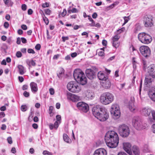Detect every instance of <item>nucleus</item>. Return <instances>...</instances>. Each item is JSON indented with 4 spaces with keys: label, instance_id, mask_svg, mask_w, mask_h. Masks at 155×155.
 <instances>
[{
    "label": "nucleus",
    "instance_id": "obj_25",
    "mask_svg": "<svg viewBox=\"0 0 155 155\" xmlns=\"http://www.w3.org/2000/svg\"><path fill=\"white\" fill-rule=\"evenodd\" d=\"M59 124L57 121H56L54 124H50L49 125V127L51 130H52L53 129L57 130L59 126Z\"/></svg>",
    "mask_w": 155,
    "mask_h": 155
},
{
    "label": "nucleus",
    "instance_id": "obj_59",
    "mask_svg": "<svg viewBox=\"0 0 155 155\" xmlns=\"http://www.w3.org/2000/svg\"><path fill=\"white\" fill-rule=\"evenodd\" d=\"M5 116V114L4 112H1L0 113V118L4 117Z\"/></svg>",
    "mask_w": 155,
    "mask_h": 155
},
{
    "label": "nucleus",
    "instance_id": "obj_57",
    "mask_svg": "<svg viewBox=\"0 0 155 155\" xmlns=\"http://www.w3.org/2000/svg\"><path fill=\"white\" fill-rule=\"evenodd\" d=\"M11 151L12 153H15L16 152L15 148L14 147H12L11 149Z\"/></svg>",
    "mask_w": 155,
    "mask_h": 155
},
{
    "label": "nucleus",
    "instance_id": "obj_19",
    "mask_svg": "<svg viewBox=\"0 0 155 155\" xmlns=\"http://www.w3.org/2000/svg\"><path fill=\"white\" fill-rule=\"evenodd\" d=\"M149 95L151 99L155 101V87H152L150 90Z\"/></svg>",
    "mask_w": 155,
    "mask_h": 155
},
{
    "label": "nucleus",
    "instance_id": "obj_34",
    "mask_svg": "<svg viewBox=\"0 0 155 155\" xmlns=\"http://www.w3.org/2000/svg\"><path fill=\"white\" fill-rule=\"evenodd\" d=\"M125 30V28L124 27H123L122 28L118 29L115 32L116 35H119L122 32H123Z\"/></svg>",
    "mask_w": 155,
    "mask_h": 155
},
{
    "label": "nucleus",
    "instance_id": "obj_58",
    "mask_svg": "<svg viewBox=\"0 0 155 155\" xmlns=\"http://www.w3.org/2000/svg\"><path fill=\"white\" fill-rule=\"evenodd\" d=\"M102 45L104 46H106L107 44V42L106 40H103L102 41Z\"/></svg>",
    "mask_w": 155,
    "mask_h": 155
},
{
    "label": "nucleus",
    "instance_id": "obj_24",
    "mask_svg": "<svg viewBox=\"0 0 155 155\" xmlns=\"http://www.w3.org/2000/svg\"><path fill=\"white\" fill-rule=\"evenodd\" d=\"M132 150L135 155H140V150L137 146L136 145L133 146L132 148Z\"/></svg>",
    "mask_w": 155,
    "mask_h": 155
},
{
    "label": "nucleus",
    "instance_id": "obj_4",
    "mask_svg": "<svg viewBox=\"0 0 155 155\" xmlns=\"http://www.w3.org/2000/svg\"><path fill=\"white\" fill-rule=\"evenodd\" d=\"M73 76L75 80L78 83L84 85L87 83V79L84 73L80 69L75 70Z\"/></svg>",
    "mask_w": 155,
    "mask_h": 155
},
{
    "label": "nucleus",
    "instance_id": "obj_37",
    "mask_svg": "<svg viewBox=\"0 0 155 155\" xmlns=\"http://www.w3.org/2000/svg\"><path fill=\"white\" fill-rule=\"evenodd\" d=\"M124 22L123 24L122 25H124L125 24H126L128 22V21L130 19V18H129V16H128V17H126V16L124 17Z\"/></svg>",
    "mask_w": 155,
    "mask_h": 155
},
{
    "label": "nucleus",
    "instance_id": "obj_47",
    "mask_svg": "<svg viewBox=\"0 0 155 155\" xmlns=\"http://www.w3.org/2000/svg\"><path fill=\"white\" fill-rule=\"evenodd\" d=\"M8 143L10 144H11L12 143V138L11 137H9L7 138V139Z\"/></svg>",
    "mask_w": 155,
    "mask_h": 155
},
{
    "label": "nucleus",
    "instance_id": "obj_12",
    "mask_svg": "<svg viewBox=\"0 0 155 155\" xmlns=\"http://www.w3.org/2000/svg\"><path fill=\"white\" fill-rule=\"evenodd\" d=\"M143 23L146 27H150L153 25L152 17L150 15H146L143 18Z\"/></svg>",
    "mask_w": 155,
    "mask_h": 155
},
{
    "label": "nucleus",
    "instance_id": "obj_7",
    "mask_svg": "<svg viewBox=\"0 0 155 155\" xmlns=\"http://www.w3.org/2000/svg\"><path fill=\"white\" fill-rule=\"evenodd\" d=\"M119 134L122 137H127L130 134V129L129 127L125 124L120 125L118 128Z\"/></svg>",
    "mask_w": 155,
    "mask_h": 155
},
{
    "label": "nucleus",
    "instance_id": "obj_42",
    "mask_svg": "<svg viewBox=\"0 0 155 155\" xmlns=\"http://www.w3.org/2000/svg\"><path fill=\"white\" fill-rule=\"evenodd\" d=\"M112 44L113 46L116 48H117L119 46V44L116 42H112Z\"/></svg>",
    "mask_w": 155,
    "mask_h": 155
},
{
    "label": "nucleus",
    "instance_id": "obj_36",
    "mask_svg": "<svg viewBox=\"0 0 155 155\" xmlns=\"http://www.w3.org/2000/svg\"><path fill=\"white\" fill-rule=\"evenodd\" d=\"M67 14V11L65 9H64L63 10V12L61 13V14L59 15V16L61 17V15L62 17H64Z\"/></svg>",
    "mask_w": 155,
    "mask_h": 155
},
{
    "label": "nucleus",
    "instance_id": "obj_18",
    "mask_svg": "<svg viewBox=\"0 0 155 155\" xmlns=\"http://www.w3.org/2000/svg\"><path fill=\"white\" fill-rule=\"evenodd\" d=\"M106 150L104 148H99L96 150L94 153V155H107Z\"/></svg>",
    "mask_w": 155,
    "mask_h": 155
},
{
    "label": "nucleus",
    "instance_id": "obj_23",
    "mask_svg": "<svg viewBox=\"0 0 155 155\" xmlns=\"http://www.w3.org/2000/svg\"><path fill=\"white\" fill-rule=\"evenodd\" d=\"M30 86L31 90L33 92L35 93L38 90L37 84L34 82H32L30 83Z\"/></svg>",
    "mask_w": 155,
    "mask_h": 155
},
{
    "label": "nucleus",
    "instance_id": "obj_62",
    "mask_svg": "<svg viewBox=\"0 0 155 155\" xmlns=\"http://www.w3.org/2000/svg\"><path fill=\"white\" fill-rule=\"evenodd\" d=\"M119 70H117L115 72V76L116 77H118L119 75Z\"/></svg>",
    "mask_w": 155,
    "mask_h": 155
},
{
    "label": "nucleus",
    "instance_id": "obj_43",
    "mask_svg": "<svg viewBox=\"0 0 155 155\" xmlns=\"http://www.w3.org/2000/svg\"><path fill=\"white\" fill-rule=\"evenodd\" d=\"M22 53L21 52L18 51L16 52V56L18 58H20L22 56Z\"/></svg>",
    "mask_w": 155,
    "mask_h": 155
},
{
    "label": "nucleus",
    "instance_id": "obj_29",
    "mask_svg": "<svg viewBox=\"0 0 155 155\" xmlns=\"http://www.w3.org/2000/svg\"><path fill=\"white\" fill-rule=\"evenodd\" d=\"M63 138L64 140L66 142L69 143L70 141L71 142V140L69 139L68 135L66 134H64L63 135Z\"/></svg>",
    "mask_w": 155,
    "mask_h": 155
},
{
    "label": "nucleus",
    "instance_id": "obj_39",
    "mask_svg": "<svg viewBox=\"0 0 155 155\" xmlns=\"http://www.w3.org/2000/svg\"><path fill=\"white\" fill-rule=\"evenodd\" d=\"M27 64L29 66H30L31 65L33 66H34L36 64L35 62L33 60H31L29 61V63H27Z\"/></svg>",
    "mask_w": 155,
    "mask_h": 155
},
{
    "label": "nucleus",
    "instance_id": "obj_54",
    "mask_svg": "<svg viewBox=\"0 0 155 155\" xmlns=\"http://www.w3.org/2000/svg\"><path fill=\"white\" fill-rule=\"evenodd\" d=\"M91 23L89 24V25L91 27H94L95 25V23L94 21V20L91 21Z\"/></svg>",
    "mask_w": 155,
    "mask_h": 155
},
{
    "label": "nucleus",
    "instance_id": "obj_44",
    "mask_svg": "<svg viewBox=\"0 0 155 155\" xmlns=\"http://www.w3.org/2000/svg\"><path fill=\"white\" fill-rule=\"evenodd\" d=\"M28 52L29 53L34 54L35 53V51L32 49L29 48L28 50Z\"/></svg>",
    "mask_w": 155,
    "mask_h": 155
},
{
    "label": "nucleus",
    "instance_id": "obj_28",
    "mask_svg": "<svg viewBox=\"0 0 155 155\" xmlns=\"http://www.w3.org/2000/svg\"><path fill=\"white\" fill-rule=\"evenodd\" d=\"M64 74V70L62 68H61L58 73H57V75L59 78H61L63 75Z\"/></svg>",
    "mask_w": 155,
    "mask_h": 155
},
{
    "label": "nucleus",
    "instance_id": "obj_53",
    "mask_svg": "<svg viewBox=\"0 0 155 155\" xmlns=\"http://www.w3.org/2000/svg\"><path fill=\"white\" fill-rule=\"evenodd\" d=\"M49 92L51 95H53L54 94V89L52 88H50L49 89Z\"/></svg>",
    "mask_w": 155,
    "mask_h": 155
},
{
    "label": "nucleus",
    "instance_id": "obj_5",
    "mask_svg": "<svg viewBox=\"0 0 155 155\" xmlns=\"http://www.w3.org/2000/svg\"><path fill=\"white\" fill-rule=\"evenodd\" d=\"M114 97V95L108 92L102 94L100 96V101L103 104L106 105L113 102Z\"/></svg>",
    "mask_w": 155,
    "mask_h": 155
},
{
    "label": "nucleus",
    "instance_id": "obj_48",
    "mask_svg": "<svg viewBox=\"0 0 155 155\" xmlns=\"http://www.w3.org/2000/svg\"><path fill=\"white\" fill-rule=\"evenodd\" d=\"M29 93L26 91H25L23 93L24 96L26 97H28L29 96Z\"/></svg>",
    "mask_w": 155,
    "mask_h": 155
},
{
    "label": "nucleus",
    "instance_id": "obj_40",
    "mask_svg": "<svg viewBox=\"0 0 155 155\" xmlns=\"http://www.w3.org/2000/svg\"><path fill=\"white\" fill-rule=\"evenodd\" d=\"M56 118L57 119V121L58 122L59 125L61 123V116L60 115H57L56 116Z\"/></svg>",
    "mask_w": 155,
    "mask_h": 155
},
{
    "label": "nucleus",
    "instance_id": "obj_31",
    "mask_svg": "<svg viewBox=\"0 0 155 155\" xmlns=\"http://www.w3.org/2000/svg\"><path fill=\"white\" fill-rule=\"evenodd\" d=\"M120 37V36L119 35H116L112 37V42H116L117 41Z\"/></svg>",
    "mask_w": 155,
    "mask_h": 155
},
{
    "label": "nucleus",
    "instance_id": "obj_64",
    "mask_svg": "<svg viewBox=\"0 0 155 155\" xmlns=\"http://www.w3.org/2000/svg\"><path fill=\"white\" fill-rule=\"evenodd\" d=\"M18 79L19 81L21 82H22L24 81V78L22 77L21 76H19L18 77Z\"/></svg>",
    "mask_w": 155,
    "mask_h": 155
},
{
    "label": "nucleus",
    "instance_id": "obj_3",
    "mask_svg": "<svg viewBox=\"0 0 155 155\" xmlns=\"http://www.w3.org/2000/svg\"><path fill=\"white\" fill-rule=\"evenodd\" d=\"M148 74L145 77V84L147 86L150 85L155 78V64H152L147 68Z\"/></svg>",
    "mask_w": 155,
    "mask_h": 155
},
{
    "label": "nucleus",
    "instance_id": "obj_13",
    "mask_svg": "<svg viewBox=\"0 0 155 155\" xmlns=\"http://www.w3.org/2000/svg\"><path fill=\"white\" fill-rule=\"evenodd\" d=\"M151 113L153 119L155 120V111H151V109L148 107H145L141 111L142 114L146 116H149Z\"/></svg>",
    "mask_w": 155,
    "mask_h": 155
},
{
    "label": "nucleus",
    "instance_id": "obj_27",
    "mask_svg": "<svg viewBox=\"0 0 155 155\" xmlns=\"http://www.w3.org/2000/svg\"><path fill=\"white\" fill-rule=\"evenodd\" d=\"M18 68L19 74L21 75L25 73L24 67L22 65H18Z\"/></svg>",
    "mask_w": 155,
    "mask_h": 155
},
{
    "label": "nucleus",
    "instance_id": "obj_51",
    "mask_svg": "<svg viewBox=\"0 0 155 155\" xmlns=\"http://www.w3.org/2000/svg\"><path fill=\"white\" fill-rule=\"evenodd\" d=\"M4 26L5 28H8L9 26V24L7 22H5L4 24Z\"/></svg>",
    "mask_w": 155,
    "mask_h": 155
},
{
    "label": "nucleus",
    "instance_id": "obj_50",
    "mask_svg": "<svg viewBox=\"0 0 155 155\" xmlns=\"http://www.w3.org/2000/svg\"><path fill=\"white\" fill-rule=\"evenodd\" d=\"M49 6V4L47 2L43 3L42 5V7L44 8L48 7Z\"/></svg>",
    "mask_w": 155,
    "mask_h": 155
},
{
    "label": "nucleus",
    "instance_id": "obj_38",
    "mask_svg": "<svg viewBox=\"0 0 155 155\" xmlns=\"http://www.w3.org/2000/svg\"><path fill=\"white\" fill-rule=\"evenodd\" d=\"M27 109V106L25 105H22L21 107V110L23 111H26Z\"/></svg>",
    "mask_w": 155,
    "mask_h": 155
},
{
    "label": "nucleus",
    "instance_id": "obj_1",
    "mask_svg": "<svg viewBox=\"0 0 155 155\" xmlns=\"http://www.w3.org/2000/svg\"><path fill=\"white\" fill-rule=\"evenodd\" d=\"M105 141L107 146L110 148H114L117 146L119 143V137L115 131H108L105 136Z\"/></svg>",
    "mask_w": 155,
    "mask_h": 155
},
{
    "label": "nucleus",
    "instance_id": "obj_14",
    "mask_svg": "<svg viewBox=\"0 0 155 155\" xmlns=\"http://www.w3.org/2000/svg\"><path fill=\"white\" fill-rule=\"evenodd\" d=\"M77 106L78 109L84 112H87L89 109L87 104L83 102H80L77 103Z\"/></svg>",
    "mask_w": 155,
    "mask_h": 155
},
{
    "label": "nucleus",
    "instance_id": "obj_21",
    "mask_svg": "<svg viewBox=\"0 0 155 155\" xmlns=\"http://www.w3.org/2000/svg\"><path fill=\"white\" fill-rule=\"evenodd\" d=\"M97 77L100 80L103 81L106 80L108 78L106 74L101 71L98 72L97 74Z\"/></svg>",
    "mask_w": 155,
    "mask_h": 155
},
{
    "label": "nucleus",
    "instance_id": "obj_56",
    "mask_svg": "<svg viewBox=\"0 0 155 155\" xmlns=\"http://www.w3.org/2000/svg\"><path fill=\"white\" fill-rule=\"evenodd\" d=\"M21 28L24 30H26L27 29V27L26 25H21Z\"/></svg>",
    "mask_w": 155,
    "mask_h": 155
},
{
    "label": "nucleus",
    "instance_id": "obj_52",
    "mask_svg": "<svg viewBox=\"0 0 155 155\" xmlns=\"http://www.w3.org/2000/svg\"><path fill=\"white\" fill-rule=\"evenodd\" d=\"M21 9L23 11H25L27 9V6L25 4H24L21 6Z\"/></svg>",
    "mask_w": 155,
    "mask_h": 155
},
{
    "label": "nucleus",
    "instance_id": "obj_41",
    "mask_svg": "<svg viewBox=\"0 0 155 155\" xmlns=\"http://www.w3.org/2000/svg\"><path fill=\"white\" fill-rule=\"evenodd\" d=\"M142 63L143 64V69L144 70H145L146 69L147 65H146V62L144 60H143Z\"/></svg>",
    "mask_w": 155,
    "mask_h": 155
},
{
    "label": "nucleus",
    "instance_id": "obj_35",
    "mask_svg": "<svg viewBox=\"0 0 155 155\" xmlns=\"http://www.w3.org/2000/svg\"><path fill=\"white\" fill-rule=\"evenodd\" d=\"M54 109V107L52 106H50L49 107V113L51 116L53 115V113L52 112V111Z\"/></svg>",
    "mask_w": 155,
    "mask_h": 155
},
{
    "label": "nucleus",
    "instance_id": "obj_8",
    "mask_svg": "<svg viewBox=\"0 0 155 155\" xmlns=\"http://www.w3.org/2000/svg\"><path fill=\"white\" fill-rule=\"evenodd\" d=\"M110 112L113 118L115 119L119 118L120 115V112L119 105L116 104H113L110 109Z\"/></svg>",
    "mask_w": 155,
    "mask_h": 155
},
{
    "label": "nucleus",
    "instance_id": "obj_17",
    "mask_svg": "<svg viewBox=\"0 0 155 155\" xmlns=\"http://www.w3.org/2000/svg\"><path fill=\"white\" fill-rule=\"evenodd\" d=\"M67 97L68 99L74 102L78 101L79 99L78 96L70 93H67Z\"/></svg>",
    "mask_w": 155,
    "mask_h": 155
},
{
    "label": "nucleus",
    "instance_id": "obj_2",
    "mask_svg": "<svg viewBox=\"0 0 155 155\" xmlns=\"http://www.w3.org/2000/svg\"><path fill=\"white\" fill-rule=\"evenodd\" d=\"M92 111L94 115L101 121H105L109 117L108 112L107 109L99 105L94 106L92 108Z\"/></svg>",
    "mask_w": 155,
    "mask_h": 155
},
{
    "label": "nucleus",
    "instance_id": "obj_11",
    "mask_svg": "<svg viewBox=\"0 0 155 155\" xmlns=\"http://www.w3.org/2000/svg\"><path fill=\"white\" fill-rule=\"evenodd\" d=\"M140 51L142 55L145 57H149L150 54V50L149 48L147 46L142 45L139 48Z\"/></svg>",
    "mask_w": 155,
    "mask_h": 155
},
{
    "label": "nucleus",
    "instance_id": "obj_9",
    "mask_svg": "<svg viewBox=\"0 0 155 155\" xmlns=\"http://www.w3.org/2000/svg\"><path fill=\"white\" fill-rule=\"evenodd\" d=\"M67 87L68 90L73 93H78L81 90L80 85L74 81L69 82L67 84Z\"/></svg>",
    "mask_w": 155,
    "mask_h": 155
},
{
    "label": "nucleus",
    "instance_id": "obj_16",
    "mask_svg": "<svg viewBox=\"0 0 155 155\" xmlns=\"http://www.w3.org/2000/svg\"><path fill=\"white\" fill-rule=\"evenodd\" d=\"M85 73L87 77L90 80L92 79L95 77L94 71L91 69H87L86 70Z\"/></svg>",
    "mask_w": 155,
    "mask_h": 155
},
{
    "label": "nucleus",
    "instance_id": "obj_26",
    "mask_svg": "<svg viewBox=\"0 0 155 155\" xmlns=\"http://www.w3.org/2000/svg\"><path fill=\"white\" fill-rule=\"evenodd\" d=\"M141 28L140 24L139 23L136 24L134 27V31L135 33H137L141 29Z\"/></svg>",
    "mask_w": 155,
    "mask_h": 155
},
{
    "label": "nucleus",
    "instance_id": "obj_60",
    "mask_svg": "<svg viewBox=\"0 0 155 155\" xmlns=\"http://www.w3.org/2000/svg\"><path fill=\"white\" fill-rule=\"evenodd\" d=\"M6 108L5 106H3L1 107L0 110L2 111H4L6 110Z\"/></svg>",
    "mask_w": 155,
    "mask_h": 155
},
{
    "label": "nucleus",
    "instance_id": "obj_20",
    "mask_svg": "<svg viewBox=\"0 0 155 155\" xmlns=\"http://www.w3.org/2000/svg\"><path fill=\"white\" fill-rule=\"evenodd\" d=\"M102 87L104 88L108 89L111 86V83L110 81L107 79L103 81L102 84Z\"/></svg>",
    "mask_w": 155,
    "mask_h": 155
},
{
    "label": "nucleus",
    "instance_id": "obj_33",
    "mask_svg": "<svg viewBox=\"0 0 155 155\" xmlns=\"http://www.w3.org/2000/svg\"><path fill=\"white\" fill-rule=\"evenodd\" d=\"M129 107L130 110L131 111L134 110L135 109V107L134 106L133 102L129 103Z\"/></svg>",
    "mask_w": 155,
    "mask_h": 155
},
{
    "label": "nucleus",
    "instance_id": "obj_63",
    "mask_svg": "<svg viewBox=\"0 0 155 155\" xmlns=\"http://www.w3.org/2000/svg\"><path fill=\"white\" fill-rule=\"evenodd\" d=\"M97 16V14L96 13H94L92 15V17L93 18H96Z\"/></svg>",
    "mask_w": 155,
    "mask_h": 155
},
{
    "label": "nucleus",
    "instance_id": "obj_15",
    "mask_svg": "<svg viewBox=\"0 0 155 155\" xmlns=\"http://www.w3.org/2000/svg\"><path fill=\"white\" fill-rule=\"evenodd\" d=\"M123 144L124 150L129 154L131 155L132 154L131 144L128 142H124Z\"/></svg>",
    "mask_w": 155,
    "mask_h": 155
},
{
    "label": "nucleus",
    "instance_id": "obj_6",
    "mask_svg": "<svg viewBox=\"0 0 155 155\" xmlns=\"http://www.w3.org/2000/svg\"><path fill=\"white\" fill-rule=\"evenodd\" d=\"M138 38L142 43L146 44L150 43L152 40L151 36L144 32L140 33L138 35Z\"/></svg>",
    "mask_w": 155,
    "mask_h": 155
},
{
    "label": "nucleus",
    "instance_id": "obj_10",
    "mask_svg": "<svg viewBox=\"0 0 155 155\" xmlns=\"http://www.w3.org/2000/svg\"><path fill=\"white\" fill-rule=\"evenodd\" d=\"M132 123L134 127L137 130H140L145 128V126L143 125L140 119L138 117H134Z\"/></svg>",
    "mask_w": 155,
    "mask_h": 155
},
{
    "label": "nucleus",
    "instance_id": "obj_55",
    "mask_svg": "<svg viewBox=\"0 0 155 155\" xmlns=\"http://www.w3.org/2000/svg\"><path fill=\"white\" fill-rule=\"evenodd\" d=\"M41 48V45L39 44H37L35 46V48L37 50H39Z\"/></svg>",
    "mask_w": 155,
    "mask_h": 155
},
{
    "label": "nucleus",
    "instance_id": "obj_32",
    "mask_svg": "<svg viewBox=\"0 0 155 155\" xmlns=\"http://www.w3.org/2000/svg\"><path fill=\"white\" fill-rule=\"evenodd\" d=\"M135 59V58L134 57L133 58L132 60L133 66L134 68V71H135L137 68V62L136 61Z\"/></svg>",
    "mask_w": 155,
    "mask_h": 155
},
{
    "label": "nucleus",
    "instance_id": "obj_61",
    "mask_svg": "<svg viewBox=\"0 0 155 155\" xmlns=\"http://www.w3.org/2000/svg\"><path fill=\"white\" fill-rule=\"evenodd\" d=\"M21 40L22 42L23 43H26L27 42L26 39L24 38H21Z\"/></svg>",
    "mask_w": 155,
    "mask_h": 155
},
{
    "label": "nucleus",
    "instance_id": "obj_22",
    "mask_svg": "<svg viewBox=\"0 0 155 155\" xmlns=\"http://www.w3.org/2000/svg\"><path fill=\"white\" fill-rule=\"evenodd\" d=\"M85 96L88 100L92 99L94 97V94L93 92L90 90H88L85 92Z\"/></svg>",
    "mask_w": 155,
    "mask_h": 155
},
{
    "label": "nucleus",
    "instance_id": "obj_45",
    "mask_svg": "<svg viewBox=\"0 0 155 155\" xmlns=\"http://www.w3.org/2000/svg\"><path fill=\"white\" fill-rule=\"evenodd\" d=\"M62 41L63 42H64L66 40L69 39V37L68 36H62Z\"/></svg>",
    "mask_w": 155,
    "mask_h": 155
},
{
    "label": "nucleus",
    "instance_id": "obj_46",
    "mask_svg": "<svg viewBox=\"0 0 155 155\" xmlns=\"http://www.w3.org/2000/svg\"><path fill=\"white\" fill-rule=\"evenodd\" d=\"M104 54V50L98 52V54L99 56H102Z\"/></svg>",
    "mask_w": 155,
    "mask_h": 155
},
{
    "label": "nucleus",
    "instance_id": "obj_30",
    "mask_svg": "<svg viewBox=\"0 0 155 155\" xmlns=\"http://www.w3.org/2000/svg\"><path fill=\"white\" fill-rule=\"evenodd\" d=\"M41 15L46 25H48L49 23L48 19L45 16L44 13L42 14Z\"/></svg>",
    "mask_w": 155,
    "mask_h": 155
},
{
    "label": "nucleus",
    "instance_id": "obj_49",
    "mask_svg": "<svg viewBox=\"0 0 155 155\" xmlns=\"http://www.w3.org/2000/svg\"><path fill=\"white\" fill-rule=\"evenodd\" d=\"M45 12L46 15H50L51 13V11L49 9H46L45 10Z\"/></svg>",
    "mask_w": 155,
    "mask_h": 155
}]
</instances>
